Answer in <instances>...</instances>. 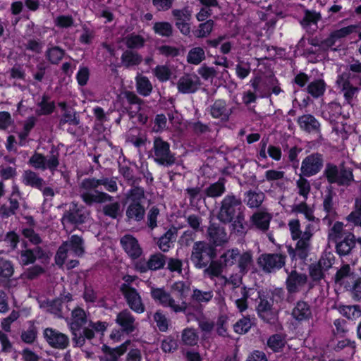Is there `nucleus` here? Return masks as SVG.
Masks as SVG:
<instances>
[{"instance_id": "nucleus-37", "label": "nucleus", "mask_w": 361, "mask_h": 361, "mask_svg": "<svg viewBox=\"0 0 361 361\" xmlns=\"http://www.w3.org/2000/svg\"><path fill=\"white\" fill-rule=\"evenodd\" d=\"M326 89V85L322 80H316L311 82L307 86V92L313 97L322 96Z\"/></svg>"}, {"instance_id": "nucleus-17", "label": "nucleus", "mask_w": 361, "mask_h": 361, "mask_svg": "<svg viewBox=\"0 0 361 361\" xmlns=\"http://www.w3.org/2000/svg\"><path fill=\"white\" fill-rule=\"evenodd\" d=\"M116 321L122 331L128 334L136 329L137 323L135 322V319L128 310H123L118 314Z\"/></svg>"}, {"instance_id": "nucleus-33", "label": "nucleus", "mask_w": 361, "mask_h": 361, "mask_svg": "<svg viewBox=\"0 0 361 361\" xmlns=\"http://www.w3.org/2000/svg\"><path fill=\"white\" fill-rule=\"evenodd\" d=\"M126 215L128 219L139 221L144 217L145 209L141 204H128Z\"/></svg>"}, {"instance_id": "nucleus-59", "label": "nucleus", "mask_w": 361, "mask_h": 361, "mask_svg": "<svg viewBox=\"0 0 361 361\" xmlns=\"http://www.w3.org/2000/svg\"><path fill=\"white\" fill-rule=\"evenodd\" d=\"M350 277V268L348 264L343 266L336 273V283L341 285L344 284L345 281Z\"/></svg>"}, {"instance_id": "nucleus-45", "label": "nucleus", "mask_w": 361, "mask_h": 361, "mask_svg": "<svg viewBox=\"0 0 361 361\" xmlns=\"http://www.w3.org/2000/svg\"><path fill=\"white\" fill-rule=\"evenodd\" d=\"M339 312L348 319H355L360 317L361 310L357 305H343L339 307Z\"/></svg>"}, {"instance_id": "nucleus-21", "label": "nucleus", "mask_w": 361, "mask_h": 361, "mask_svg": "<svg viewBox=\"0 0 361 361\" xmlns=\"http://www.w3.org/2000/svg\"><path fill=\"white\" fill-rule=\"evenodd\" d=\"M358 29V25H349L345 27H342L339 30H335L333 32H331V35L328 39L325 41V45L331 47H332L335 42L343 37H345L346 36L350 35L353 32H357Z\"/></svg>"}, {"instance_id": "nucleus-26", "label": "nucleus", "mask_w": 361, "mask_h": 361, "mask_svg": "<svg viewBox=\"0 0 361 361\" xmlns=\"http://www.w3.org/2000/svg\"><path fill=\"white\" fill-rule=\"evenodd\" d=\"M300 127L307 132H317L319 128V123L312 115H303L298 118Z\"/></svg>"}, {"instance_id": "nucleus-12", "label": "nucleus", "mask_w": 361, "mask_h": 361, "mask_svg": "<svg viewBox=\"0 0 361 361\" xmlns=\"http://www.w3.org/2000/svg\"><path fill=\"white\" fill-rule=\"evenodd\" d=\"M121 289L130 308L139 314L144 312L145 305L137 290L125 283L122 285Z\"/></svg>"}, {"instance_id": "nucleus-11", "label": "nucleus", "mask_w": 361, "mask_h": 361, "mask_svg": "<svg viewBox=\"0 0 361 361\" xmlns=\"http://www.w3.org/2000/svg\"><path fill=\"white\" fill-rule=\"evenodd\" d=\"M323 166L322 156L318 153L306 157L301 164V173L305 176H312L320 171Z\"/></svg>"}, {"instance_id": "nucleus-61", "label": "nucleus", "mask_w": 361, "mask_h": 361, "mask_svg": "<svg viewBox=\"0 0 361 361\" xmlns=\"http://www.w3.org/2000/svg\"><path fill=\"white\" fill-rule=\"evenodd\" d=\"M65 123H69L74 126L79 123V121L75 117V112L73 109H68L64 111V114L60 120V124L63 125Z\"/></svg>"}, {"instance_id": "nucleus-23", "label": "nucleus", "mask_w": 361, "mask_h": 361, "mask_svg": "<svg viewBox=\"0 0 361 361\" xmlns=\"http://www.w3.org/2000/svg\"><path fill=\"white\" fill-rule=\"evenodd\" d=\"M248 296V290L243 287L238 288L232 295V298L234 300L235 304L240 312H244L247 308V300Z\"/></svg>"}, {"instance_id": "nucleus-5", "label": "nucleus", "mask_w": 361, "mask_h": 361, "mask_svg": "<svg viewBox=\"0 0 361 361\" xmlns=\"http://www.w3.org/2000/svg\"><path fill=\"white\" fill-rule=\"evenodd\" d=\"M241 200L233 195H226L221 202L219 219L224 223L231 222L238 214H243Z\"/></svg>"}, {"instance_id": "nucleus-47", "label": "nucleus", "mask_w": 361, "mask_h": 361, "mask_svg": "<svg viewBox=\"0 0 361 361\" xmlns=\"http://www.w3.org/2000/svg\"><path fill=\"white\" fill-rule=\"evenodd\" d=\"M18 192H16V190L14 189L13 194L10 198L9 209L7 210V209L5 207H2L0 209V213L6 216L13 214L15 213V211L18 208Z\"/></svg>"}, {"instance_id": "nucleus-15", "label": "nucleus", "mask_w": 361, "mask_h": 361, "mask_svg": "<svg viewBox=\"0 0 361 361\" xmlns=\"http://www.w3.org/2000/svg\"><path fill=\"white\" fill-rule=\"evenodd\" d=\"M287 290L289 293H295L305 290L307 286L306 274L293 271L286 279Z\"/></svg>"}, {"instance_id": "nucleus-6", "label": "nucleus", "mask_w": 361, "mask_h": 361, "mask_svg": "<svg viewBox=\"0 0 361 361\" xmlns=\"http://www.w3.org/2000/svg\"><path fill=\"white\" fill-rule=\"evenodd\" d=\"M150 293L153 300L163 307H169L176 313L186 312L187 305L185 302H176L164 288L152 287Z\"/></svg>"}, {"instance_id": "nucleus-51", "label": "nucleus", "mask_w": 361, "mask_h": 361, "mask_svg": "<svg viewBox=\"0 0 361 361\" xmlns=\"http://www.w3.org/2000/svg\"><path fill=\"white\" fill-rule=\"evenodd\" d=\"M293 212L302 214L305 217L310 221H314L315 218L314 216L312 209L305 202L295 205L293 208Z\"/></svg>"}, {"instance_id": "nucleus-20", "label": "nucleus", "mask_w": 361, "mask_h": 361, "mask_svg": "<svg viewBox=\"0 0 361 361\" xmlns=\"http://www.w3.org/2000/svg\"><path fill=\"white\" fill-rule=\"evenodd\" d=\"M208 233L210 241L216 246L221 245L228 241L225 228L219 225L211 224L208 228Z\"/></svg>"}, {"instance_id": "nucleus-7", "label": "nucleus", "mask_w": 361, "mask_h": 361, "mask_svg": "<svg viewBox=\"0 0 361 361\" xmlns=\"http://www.w3.org/2000/svg\"><path fill=\"white\" fill-rule=\"evenodd\" d=\"M213 251L210 246L204 242H196L192 248L191 261L195 267H205L212 258Z\"/></svg>"}, {"instance_id": "nucleus-2", "label": "nucleus", "mask_w": 361, "mask_h": 361, "mask_svg": "<svg viewBox=\"0 0 361 361\" xmlns=\"http://www.w3.org/2000/svg\"><path fill=\"white\" fill-rule=\"evenodd\" d=\"M102 185L108 191L113 190V182L108 179H83L80 184V194L82 200L87 204L110 201L109 195L99 191V188Z\"/></svg>"}, {"instance_id": "nucleus-44", "label": "nucleus", "mask_w": 361, "mask_h": 361, "mask_svg": "<svg viewBox=\"0 0 361 361\" xmlns=\"http://www.w3.org/2000/svg\"><path fill=\"white\" fill-rule=\"evenodd\" d=\"M253 322L250 317H244L233 325V330L238 334H244L248 332Z\"/></svg>"}, {"instance_id": "nucleus-27", "label": "nucleus", "mask_w": 361, "mask_h": 361, "mask_svg": "<svg viewBox=\"0 0 361 361\" xmlns=\"http://www.w3.org/2000/svg\"><path fill=\"white\" fill-rule=\"evenodd\" d=\"M259 316L267 322H270L276 314L271 308V302L265 299H261L257 306Z\"/></svg>"}, {"instance_id": "nucleus-9", "label": "nucleus", "mask_w": 361, "mask_h": 361, "mask_svg": "<svg viewBox=\"0 0 361 361\" xmlns=\"http://www.w3.org/2000/svg\"><path fill=\"white\" fill-rule=\"evenodd\" d=\"M325 175L329 183H337L340 185H348L353 180L352 171L346 169L339 170L334 165L326 166Z\"/></svg>"}, {"instance_id": "nucleus-52", "label": "nucleus", "mask_w": 361, "mask_h": 361, "mask_svg": "<svg viewBox=\"0 0 361 361\" xmlns=\"http://www.w3.org/2000/svg\"><path fill=\"white\" fill-rule=\"evenodd\" d=\"M267 343L273 351L278 352L284 347L286 341L283 336L276 334L271 336Z\"/></svg>"}, {"instance_id": "nucleus-53", "label": "nucleus", "mask_w": 361, "mask_h": 361, "mask_svg": "<svg viewBox=\"0 0 361 361\" xmlns=\"http://www.w3.org/2000/svg\"><path fill=\"white\" fill-rule=\"evenodd\" d=\"M127 100L131 105L129 109V114L133 117L140 109V99L135 94L128 92L126 94Z\"/></svg>"}, {"instance_id": "nucleus-34", "label": "nucleus", "mask_w": 361, "mask_h": 361, "mask_svg": "<svg viewBox=\"0 0 361 361\" xmlns=\"http://www.w3.org/2000/svg\"><path fill=\"white\" fill-rule=\"evenodd\" d=\"M136 87L138 93L144 97L150 94L152 90V85L145 76L138 75L136 78Z\"/></svg>"}, {"instance_id": "nucleus-10", "label": "nucleus", "mask_w": 361, "mask_h": 361, "mask_svg": "<svg viewBox=\"0 0 361 361\" xmlns=\"http://www.w3.org/2000/svg\"><path fill=\"white\" fill-rule=\"evenodd\" d=\"M286 256L281 254H263L257 259V263L264 271L271 272L284 266Z\"/></svg>"}, {"instance_id": "nucleus-50", "label": "nucleus", "mask_w": 361, "mask_h": 361, "mask_svg": "<svg viewBox=\"0 0 361 361\" xmlns=\"http://www.w3.org/2000/svg\"><path fill=\"white\" fill-rule=\"evenodd\" d=\"M343 235V224L339 221L336 222L329 233V238L331 241L337 243Z\"/></svg>"}, {"instance_id": "nucleus-3", "label": "nucleus", "mask_w": 361, "mask_h": 361, "mask_svg": "<svg viewBox=\"0 0 361 361\" xmlns=\"http://www.w3.org/2000/svg\"><path fill=\"white\" fill-rule=\"evenodd\" d=\"M289 229L293 240H298L295 248L290 249L289 252L293 257L304 259L307 257L310 240L314 231L312 224H308L303 233L300 231V224L298 219H292L288 222Z\"/></svg>"}, {"instance_id": "nucleus-28", "label": "nucleus", "mask_w": 361, "mask_h": 361, "mask_svg": "<svg viewBox=\"0 0 361 361\" xmlns=\"http://www.w3.org/2000/svg\"><path fill=\"white\" fill-rule=\"evenodd\" d=\"M355 236L352 233L347 235L344 240L338 243L336 245V250L339 255H348L352 248L355 246Z\"/></svg>"}, {"instance_id": "nucleus-55", "label": "nucleus", "mask_w": 361, "mask_h": 361, "mask_svg": "<svg viewBox=\"0 0 361 361\" xmlns=\"http://www.w3.org/2000/svg\"><path fill=\"white\" fill-rule=\"evenodd\" d=\"M154 75L161 82L167 81L171 76V72L166 66H157L153 71Z\"/></svg>"}, {"instance_id": "nucleus-31", "label": "nucleus", "mask_w": 361, "mask_h": 361, "mask_svg": "<svg viewBox=\"0 0 361 361\" xmlns=\"http://www.w3.org/2000/svg\"><path fill=\"white\" fill-rule=\"evenodd\" d=\"M205 59V52L203 48L195 47L190 49L188 53L187 61L190 64L198 65Z\"/></svg>"}, {"instance_id": "nucleus-54", "label": "nucleus", "mask_w": 361, "mask_h": 361, "mask_svg": "<svg viewBox=\"0 0 361 361\" xmlns=\"http://www.w3.org/2000/svg\"><path fill=\"white\" fill-rule=\"evenodd\" d=\"M125 40L127 47L131 49H139L142 47L145 43L144 38L135 34L128 35Z\"/></svg>"}, {"instance_id": "nucleus-1", "label": "nucleus", "mask_w": 361, "mask_h": 361, "mask_svg": "<svg viewBox=\"0 0 361 361\" xmlns=\"http://www.w3.org/2000/svg\"><path fill=\"white\" fill-rule=\"evenodd\" d=\"M87 323V318L84 310L78 307L72 311L71 317L68 321V324L74 336V340L80 346L84 345L85 338L88 340L92 339L95 336V333L102 334L107 326L106 322L99 321L97 322H90L88 326L84 329L82 335L78 336V331Z\"/></svg>"}, {"instance_id": "nucleus-60", "label": "nucleus", "mask_w": 361, "mask_h": 361, "mask_svg": "<svg viewBox=\"0 0 361 361\" xmlns=\"http://www.w3.org/2000/svg\"><path fill=\"white\" fill-rule=\"evenodd\" d=\"M214 23L212 20H207V22L200 25L198 29L195 32V35L197 37H204L210 34L212 30Z\"/></svg>"}, {"instance_id": "nucleus-19", "label": "nucleus", "mask_w": 361, "mask_h": 361, "mask_svg": "<svg viewBox=\"0 0 361 361\" xmlns=\"http://www.w3.org/2000/svg\"><path fill=\"white\" fill-rule=\"evenodd\" d=\"M122 247L132 258H137L142 254V249L137 239L131 235H125L121 239Z\"/></svg>"}, {"instance_id": "nucleus-39", "label": "nucleus", "mask_w": 361, "mask_h": 361, "mask_svg": "<svg viewBox=\"0 0 361 361\" xmlns=\"http://www.w3.org/2000/svg\"><path fill=\"white\" fill-rule=\"evenodd\" d=\"M23 182L27 185H31L37 188H40L43 185L44 180L39 178L35 172L26 171L23 176Z\"/></svg>"}, {"instance_id": "nucleus-24", "label": "nucleus", "mask_w": 361, "mask_h": 361, "mask_svg": "<svg viewBox=\"0 0 361 361\" xmlns=\"http://www.w3.org/2000/svg\"><path fill=\"white\" fill-rule=\"evenodd\" d=\"M211 114L214 118L227 120L231 114V110L226 108L224 100H217L211 107Z\"/></svg>"}, {"instance_id": "nucleus-25", "label": "nucleus", "mask_w": 361, "mask_h": 361, "mask_svg": "<svg viewBox=\"0 0 361 361\" xmlns=\"http://www.w3.org/2000/svg\"><path fill=\"white\" fill-rule=\"evenodd\" d=\"M237 265L242 274H246L253 265L252 254L245 251L238 254Z\"/></svg>"}, {"instance_id": "nucleus-38", "label": "nucleus", "mask_w": 361, "mask_h": 361, "mask_svg": "<svg viewBox=\"0 0 361 361\" xmlns=\"http://www.w3.org/2000/svg\"><path fill=\"white\" fill-rule=\"evenodd\" d=\"M264 199V195L263 192L250 191L246 194L245 201L250 207L254 208L259 207Z\"/></svg>"}, {"instance_id": "nucleus-18", "label": "nucleus", "mask_w": 361, "mask_h": 361, "mask_svg": "<svg viewBox=\"0 0 361 361\" xmlns=\"http://www.w3.org/2000/svg\"><path fill=\"white\" fill-rule=\"evenodd\" d=\"M336 82L343 93L345 101L350 104L353 99L357 97L360 89L353 86L344 75H339Z\"/></svg>"}, {"instance_id": "nucleus-4", "label": "nucleus", "mask_w": 361, "mask_h": 361, "mask_svg": "<svg viewBox=\"0 0 361 361\" xmlns=\"http://www.w3.org/2000/svg\"><path fill=\"white\" fill-rule=\"evenodd\" d=\"M84 252L83 240L77 235H73L70 240L64 243L59 249L55 261L58 265H63L71 257H79Z\"/></svg>"}, {"instance_id": "nucleus-29", "label": "nucleus", "mask_w": 361, "mask_h": 361, "mask_svg": "<svg viewBox=\"0 0 361 361\" xmlns=\"http://www.w3.org/2000/svg\"><path fill=\"white\" fill-rule=\"evenodd\" d=\"M239 250L237 248H233L226 250L219 258V262L224 267H231L237 264Z\"/></svg>"}, {"instance_id": "nucleus-62", "label": "nucleus", "mask_w": 361, "mask_h": 361, "mask_svg": "<svg viewBox=\"0 0 361 361\" xmlns=\"http://www.w3.org/2000/svg\"><path fill=\"white\" fill-rule=\"evenodd\" d=\"M237 76L240 79H245L250 73V65L248 63L239 61L235 67Z\"/></svg>"}, {"instance_id": "nucleus-16", "label": "nucleus", "mask_w": 361, "mask_h": 361, "mask_svg": "<svg viewBox=\"0 0 361 361\" xmlns=\"http://www.w3.org/2000/svg\"><path fill=\"white\" fill-rule=\"evenodd\" d=\"M199 85V78L195 74H185L179 78L177 82L178 92L183 94L195 92L198 89Z\"/></svg>"}, {"instance_id": "nucleus-43", "label": "nucleus", "mask_w": 361, "mask_h": 361, "mask_svg": "<svg viewBox=\"0 0 361 361\" xmlns=\"http://www.w3.org/2000/svg\"><path fill=\"white\" fill-rule=\"evenodd\" d=\"M174 232L171 230L168 231L166 233L162 235L159 241L158 246L163 252H168L173 240H175Z\"/></svg>"}, {"instance_id": "nucleus-14", "label": "nucleus", "mask_w": 361, "mask_h": 361, "mask_svg": "<svg viewBox=\"0 0 361 361\" xmlns=\"http://www.w3.org/2000/svg\"><path fill=\"white\" fill-rule=\"evenodd\" d=\"M30 163L36 169H49L51 171L56 170L59 166L58 158L54 154L44 157L41 154L35 153L30 159Z\"/></svg>"}, {"instance_id": "nucleus-57", "label": "nucleus", "mask_w": 361, "mask_h": 361, "mask_svg": "<svg viewBox=\"0 0 361 361\" xmlns=\"http://www.w3.org/2000/svg\"><path fill=\"white\" fill-rule=\"evenodd\" d=\"M154 30L159 35L168 37L172 33V27L169 23L159 22L154 24Z\"/></svg>"}, {"instance_id": "nucleus-35", "label": "nucleus", "mask_w": 361, "mask_h": 361, "mask_svg": "<svg viewBox=\"0 0 361 361\" xmlns=\"http://www.w3.org/2000/svg\"><path fill=\"white\" fill-rule=\"evenodd\" d=\"M55 109L54 102L49 101L47 96H43L42 101L37 104L36 114L38 116L48 115L51 114Z\"/></svg>"}, {"instance_id": "nucleus-30", "label": "nucleus", "mask_w": 361, "mask_h": 361, "mask_svg": "<svg viewBox=\"0 0 361 361\" xmlns=\"http://www.w3.org/2000/svg\"><path fill=\"white\" fill-rule=\"evenodd\" d=\"M225 190V180L224 178H220L217 182L207 188L204 192L207 197H218L222 195Z\"/></svg>"}, {"instance_id": "nucleus-58", "label": "nucleus", "mask_w": 361, "mask_h": 361, "mask_svg": "<svg viewBox=\"0 0 361 361\" xmlns=\"http://www.w3.org/2000/svg\"><path fill=\"white\" fill-rule=\"evenodd\" d=\"M54 24L60 28L71 27L73 23L74 20L71 16L61 15L54 18Z\"/></svg>"}, {"instance_id": "nucleus-48", "label": "nucleus", "mask_w": 361, "mask_h": 361, "mask_svg": "<svg viewBox=\"0 0 361 361\" xmlns=\"http://www.w3.org/2000/svg\"><path fill=\"white\" fill-rule=\"evenodd\" d=\"M123 63L127 66H135L139 64L142 61V57L137 53L131 51H126L122 56Z\"/></svg>"}, {"instance_id": "nucleus-41", "label": "nucleus", "mask_w": 361, "mask_h": 361, "mask_svg": "<svg viewBox=\"0 0 361 361\" xmlns=\"http://www.w3.org/2000/svg\"><path fill=\"white\" fill-rule=\"evenodd\" d=\"M181 338L185 345L192 346L197 343L199 337L195 329L186 328L182 332Z\"/></svg>"}, {"instance_id": "nucleus-63", "label": "nucleus", "mask_w": 361, "mask_h": 361, "mask_svg": "<svg viewBox=\"0 0 361 361\" xmlns=\"http://www.w3.org/2000/svg\"><path fill=\"white\" fill-rule=\"evenodd\" d=\"M13 274V267L8 260H0V276L5 278L11 277Z\"/></svg>"}, {"instance_id": "nucleus-56", "label": "nucleus", "mask_w": 361, "mask_h": 361, "mask_svg": "<svg viewBox=\"0 0 361 361\" xmlns=\"http://www.w3.org/2000/svg\"><path fill=\"white\" fill-rule=\"evenodd\" d=\"M171 290L177 293L181 299H183L189 293L190 286L183 281H177L171 286Z\"/></svg>"}, {"instance_id": "nucleus-46", "label": "nucleus", "mask_w": 361, "mask_h": 361, "mask_svg": "<svg viewBox=\"0 0 361 361\" xmlns=\"http://www.w3.org/2000/svg\"><path fill=\"white\" fill-rule=\"evenodd\" d=\"M145 197L144 190L141 188H134L130 190L127 196L128 204H141Z\"/></svg>"}, {"instance_id": "nucleus-8", "label": "nucleus", "mask_w": 361, "mask_h": 361, "mask_svg": "<svg viewBox=\"0 0 361 361\" xmlns=\"http://www.w3.org/2000/svg\"><path fill=\"white\" fill-rule=\"evenodd\" d=\"M153 149L156 162L165 166L171 165L175 162L174 157L170 151L169 144L161 138L154 139Z\"/></svg>"}, {"instance_id": "nucleus-32", "label": "nucleus", "mask_w": 361, "mask_h": 361, "mask_svg": "<svg viewBox=\"0 0 361 361\" xmlns=\"http://www.w3.org/2000/svg\"><path fill=\"white\" fill-rule=\"evenodd\" d=\"M270 220V215L265 212H257L252 217V221L255 226L262 231L269 228Z\"/></svg>"}, {"instance_id": "nucleus-13", "label": "nucleus", "mask_w": 361, "mask_h": 361, "mask_svg": "<svg viewBox=\"0 0 361 361\" xmlns=\"http://www.w3.org/2000/svg\"><path fill=\"white\" fill-rule=\"evenodd\" d=\"M44 336L49 345L55 348L64 349L69 343V339L66 334L52 328L44 329Z\"/></svg>"}, {"instance_id": "nucleus-42", "label": "nucleus", "mask_w": 361, "mask_h": 361, "mask_svg": "<svg viewBox=\"0 0 361 361\" xmlns=\"http://www.w3.org/2000/svg\"><path fill=\"white\" fill-rule=\"evenodd\" d=\"M213 297L214 293L211 290L203 291L200 289L195 288L192 294V299L200 304L209 302Z\"/></svg>"}, {"instance_id": "nucleus-40", "label": "nucleus", "mask_w": 361, "mask_h": 361, "mask_svg": "<svg viewBox=\"0 0 361 361\" xmlns=\"http://www.w3.org/2000/svg\"><path fill=\"white\" fill-rule=\"evenodd\" d=\"M89 214L84 210H72L64 217V220H67L73 224H82L85 222Z\"/></svg>"}, {"instance_id": "nucleus-22", "label": "nucleus", "mask_w": 361, "mask_h": 361, "mask_svg": "<svg viewBox=\"0 0 361 361\" xmlns=\"http://www.w3.org/2000/svg\"><path fill=\"white\" fill-rule=\"evenodd\" d=\"M292 315L298 321H305L310 318L312 312L307 302L299 301L293 309Z\"/></svg>"}, {"instance_id": "nucleus-36", "label": "nucleus", "mask_w": 361, "mask_h": 361, "mask_svg": "<svg viewBox=\"0 0 361 361\" xmlns=\"http://www.w3.org/2000/svg\"><path fill=\"white\" fill-rule=\"evenodd\" d=\"M64 56V51L57 46L49 47L46 51L47 60L53 63H59Z\"/></svg>"}, {"instance_id": "nucleus-64", "label": "nucleus", "mask_w": 361, "mask_h": 361, "mask_svg": "<svg viewBox=\"0 0 361 361\" xmlns=\"http://www.w3.org/2000/svg\"><path fill=\"white\" fill-rule=\"evenodd\" d=\"M36 259V256L33 251L29 249L23 250L20 255V263L23 265H27L33 263Z\"/></svg>"}, {"instance_id": "nucleus-49", "label": "nucleus", "mask_w": 361, "mask_h": 361, "mask_svg": "<svg viewBox=\"0 0 361 361\" xmlns=\"http://www.w3.org/2000/svg\"><path fill=\"white\" fill-rule=\"evenodd\" d=\"M165 257L161 254H155L150 257L147 261V267L150 270H157L164 267Z\"/></svg>"}]
</instances>
